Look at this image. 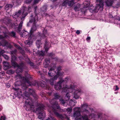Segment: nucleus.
Segmentation results:
<instances>
[{
	"label": "nucleus",
	"mask_w": 120,
	"mask_h": 120,
	"mask_svg": "<svg viewBox=\"0 0 120 120\" xmlns=\"http://www.w3.org/2000/svg\"><path fill=\"white\" fill-rule=\"evenodd\" d=\"M29 93H26V92H25L24 94L25 97L23 99V101H25L24 106L27 111L32 110L34 108V102L31 98L30 97L29 95H32L35 99H37L38 98V96L35 94L34 90L29 89Z\"/></svg>",
	"instance_id": "obj_1"
},
{
	"label": "nucleus",
	"mask_w": 120,
	"mask_h": 120,
	"mask_svg": "<svg viewBox=\"0 0 120 120\" xmlns=\"http://www.w3.org/2000/svg\"><path fill=\"white\" fill-rule=\"evenodd\" d=\"M54 98H53L50 102L51 103L52 105V108L53 109V110L55 114L57 117L63 119L64 118V117L61 115L59 114L56 111V109L60 110V108L59 106L58 102L56 101L54 102V100L60 99L61 98V97L59 94L57 93H55L54 94Z\"/></svg>",
	"instance_id": "obj_2"
},
{
	"label": "nucleus",
	"mask_w": 120,
	"mask_h": 120,
	"mask_svg": "<svg viewBox=\"0 0 120 120\" xmlns=\"http://www.w3.org/2000/svg\"><path fill=\"white\" fill-rule=\"evenodd\" d=\"M30 17L29 21L28 23L27 26H28L30 25V23H33L29 34L30 37L32 38L34 36L33 33L36 30V24L37 22L38 21V16L36 15L34 16L31 15Z\"/></svg>",
	"instance_id": "obj_3"
},
{
	"label": "nucleus",
	"mask_w": 120,
	"mask_h": 120,
	"mask_svg": "<svg viewBox=\"0 0 120 120\" xmlns=\"http://www.w3.org/2000/svg\"><path fill=\"white\" fill-rule=\"evenodd\" d=\"M31 9V8L28 7L26 8L24 6L21 9L19 10L18 12H15L12 16L15 19L17 18L22 13L21 19L22 20L24 19L28 14L27 12Z\"/></svg>",
	"instance_id": "obj_4"
},
{
	"label": "nucleus",
	"mask_w": 120,
	"mask_h": 120,
	"mask_svg": "<svg viewBox=\"0 0 120 120\" xmlns=\"http://www.w3.org/2000/svg\"><path fill=\"white\" fill-rule=\"evenodd\" d=\"M80 108L77 107L74 109L73 116L75 117L77 120H89L87 115L85 114L83 116L80 115Z\"/></svg>",
	"instance_id": "obj_5"
},
{
	"label": "nucleus",
	"mask_w": 120,
	"mask_h": 120,
	"mask_svg": "<svg viewBox=\"0 0 120 120\" xmlns=\"http://www.w3.org/2000/svg\"><path fill=\"white\" fill-rule=\"evenodd\" d=\"M36 105L38 107L36 110L39 113L38 117L39 119H43V118L45 117V112L43 111L45 106L44 105L37 102L36 103Z\"/></svg>",
	"instance_id": "obj_6"
},
{
	"label": "nucleus",
	"mask_w": 120,
	"mask_h": 120,
	"mask_svg": "<svg viewBox=\"0 0 120 120\" xmlns=\"http://www.w3.org/2000/svg\"><path fill=\"white\" fill-rule=\"evenodd\" d=\"M61 70V67L59 66L57 68V72L56 75L54 77L51 78L49 80V82L51 85H53L54 84L55 81L57 79L59 76H61L63 75V72L62 73L61 71H60Z\"/></svg>",
	"instance_id": "obj_7"
},
{
	"label": "nucleus",
	"mask_w": 120,
	"mask_h": 120,
	"mask_svg": "<svg viewBox=\"0 0 120 120\" xmlns=\"http://www.w3.org/2000/svg\"><path fill=\"white\" fill-rule=\"evenodd\" d=\"M11 64L13 66L15 67L18 68L16 70V72L17 73L21 72L22 71L23 67L24 65V64L23 62H22L19 65L15 61H11Z\"/></svg>",
	"instance_id": "obj_8"
},
{
	"label": "nucleus",
	"mask_w": 120,
	"mask_h": 120,
	"mask_svg": "<svg viewBox=\"0 0 120 120\" xmlns=\"http://www.w3.org/2000/svg\"><path fill=\"white\" fill-rule=\"evenodd\" d=\"M60 3V5L61 6H67V5L69 7H71L75 4L74 0H61Z\"/></svg>",
	"instance_id": "obj_9"
},
{
	"label": "nucleus",
	"mask_w": 120,
	"mask_h": 120,
	"mask_svg": "<svg viewBox=\"0 0 120 120\" xmlns=\"http://www.w3.org/2000/svg\"><path fill=\"white\" fill-rule=\"evenodd\" d=\"M69 80V78L68 77L65 78L64 80L61 79L55 85L54 87L55 89L59 90L61 89L62 88V83L64 82H67Z\"/></svg>",
	"instance_id": "obj_10"
},
{
	"label": "nucleus",
	"mask_w": 120,
	"mask_h": 120,
	"mask_svg": "<svg viewBox=\"0 0 120 120\" xmlns=\"http://www.w3.org/2000/svg\"><path fill=\"white\" fill-rule=\"evenodd\" d=\"M96 1L98 2L99 4L96 5L95 9L92 11H93L97 12L99 10L102 11L103 10L104 5L103 0H96Z\"/></svg>",
	"instance_id": "obj_11"
},
{
	"label": "nucleus",
	"mask_w": 120,
	"mask_h": 120,
	"mask_svg": "<svg viewBox=\"0 0 120 120\" xmlns=\"http://www.w3.org/2000/svg\"><path fill=\"white\" fill-rule=\"evenodd\" d=\"M74 86L72 85H71L70 87H68L67 85H66L64 87L63 89L62 92H67V90L70 89H73V88ZM70 97V95L67 92L65 96V98H67V100H69Z\"/></svg>",
	"instance_id": "obj_12"
},
{
	"label": "nucleus",
	"mask_w": 120,
	"mask_h": 120,
	"mask_svg": "<svg viewBox=\"0 0 120 120\" xmlns=\"http://www.w3.org/2000/svg\"><path fill=\"white\" fill-rule=\"evenodd\" d=\"M4 38H0V46H6L8 48H11L10 45L6 41L3 39Z\"/></svg>",
	"instance_id": "obj_13"
},
{
	"label": "nucleus",
	"mask_w": 120,
	"mask_h": 120,
	"mask_svg": "<svg viewBox=\"0 0 120 120\" xmlns=\"http://www.w3.org/2000/svg\"><path fill=\"white\" fill-rule=\"evenodd\" d=\"M19 77L20 79H22V82H23L25 84L26 83L28 84L30 86L31 85L30 82L28 80L27 78L24 77H22L21 75H19Z\"/></svg>",
	"instance_id": "obj_14"
},
{
	"label": "nucleus",
	"mask_w": 120,
	"mask_h": 120,
	"mask_svg": "<svg viewBox=\"0 0 120 120\" xmlns=\"http://www.w3.org/2000/svg\"><path fill=\"white\" fill-rule=\"evenodd\" d=\"M50 46V44L47 40H46L45 41L44 43V48L45 49V51L46 52L48 50V49Z\"/></svg>",
	"instance_id": "obj_15"
},
{
	"label": "nucleus",
	"mask_w": 120,
	"mask_h": 120,
	"mask_svg": "<svg viewBox=\"0 0 120 120\" xmlns=\"http://www.w3.org/2000/svg\"><path fill=\"white\" fill-rule=\"evenodd\" d=\"M82 92L81 90H75L74 93V97L76 99L78 98L79 95Z\"/></svg>",
	"instance_id": "obj_16"
},
{
	"label": "nucleus",
	"mask_w": 120,
	"mask_h": 120,
	"mask_svg": "<svg viewBox=\"0 0 120 120\" xmlns=\"http://www.w3.org/2000/svg\"><path fill=\"white\" fill-rule=\"evenodd\" d=\"M43 34H41L40 33L38 32L37 33V35L36 37H47V35H48L47 34V31L46 30H43Z\"/></svg>",
	"instance_id": "obj_17"
},
{
	"label": "nucleus",
	"mask_w": 120,
	"mask_h": 120,
	"mask_svg": "<svg viewBox=\"0 0 120 120\" xmlns=\"http://www.w3.org/2000/svg\"><path fill=\"white\" fill-rule=\"evenodd\" d=\"M13 89L16 91V92L14 93V94L16 96H19L21 95L22 92L20 90L19 88H16L13 87Z\"/></svg>",
	"instance_id": "obj_18"
},
{
	"label": "nucleus",
	"mask_w": 120,
	"mask_h": 120,
	"mask_svg": "<svg viewBox=\"0 0 120 120\" xmlns=\"http://www.w3.org/2000/svg\"><path fill=\"white\" fill-rule=\"evenodd\" d=\"M3 64L4 65L3 68L5 70H7L11 67L8 62L4 61L3 62Z\"/></svg>",
	"instance_id": "obj_19"
},
{
	"label": "nucleus",
	"mask_w": 120,
	"mask_h": 120,
	"mask_svg": "<svg viewBox=\"0 0 120 120\" xmlns=\"http://www.w3.org/2000/svg\"><path fill=\"white\" fill-rule=\"evenodd\" d=\"M45 62L44 63V67L47 68L48 67L49 64L50 63V59L49 58H46L45 59Z\"/></svg>",
	"instance_id": "obj_20"
},
{
	"label": "nucleus",
	"mask_w": 120,
	"mask_h": 120,
	"mask_svg": "<svg viewBox=\"0 0 120 120\" xmlns=\"http://www.w3.org/2000/svg\"><path fill=\"white\" fill-rule=\"evenodd\" d=\"M56 72L55 70L52 68H51L48 72V75L50 76H52L55 74Z\"/></svg>",
	"instance_id": "obj_21"
},
{
	"label": "nucleus",
	"mask_w": 120,
	"mask_h": 120,
	"mask_svg": "<svg viewBox=\"0 0 120 120\" xmlns=\"http://www.w3.org/2000/svg\"><path fill=\"white\" fill-rule=\"evenodd\" d=\"M113 2V0H106L105 1L106 5L108 7L112 6Z\"/></svg>",
	"instance_id": "obj_22"
},
{
	"label": "nucleus",
	"mask_w": 120,
	"mask_h": 120,
	"mask_svg": "<svg viewBox=\"0 0 120 120\" xmlns=\"http://www.w3.org/2000/svg\"><path fill=\"white\" fill-rule=\"evenodd\" d=\"M32 38H28V40L25 41V44L26 45H28L29 46H30L32 44Z\"/></svg>",
	"instance_id": "obj_23"
},
{
	"label": "nucleus",
	"mask_w": 120,
	"mask_h": 120,
	"mask_svg": "<svg viewBox=\"0 0 120 120\" xmlns=\"http://www.w3.org/2000/svg\"><path fill=\"white\" fill-rule=\"evenodd\" d=\"M41 0H26L25 3H29L32 1H33L34 4H37Z\"/></svg>",
	"instance_id": "obj_24"
},
{
	"label": "nucleus",
	"mask_w": 120,
	"mask_h": 120,
	"mask_svg": "<svg viewBox=\"0 0 120 120\" xmlns=\"http://www.w3.org/2000/svg\"><path fill=\"white\" fill-rule=\"evenodd\" d=\"M28 34H29V38H30L29 35V34L28 33V32L24 30L22 32V33H21L20 34V37H23V38H25L27 35Z\"/></svg>",
	"instance_id": "obj_25"
},
{
	"label": "nucleus",
	"mask_w": 120,
	"mask_h": 120,
	"mask_svg": "<svg viewBox=\"0 0 120 120\" xmlns=\"http://www.w3.org/2000/svg\"><path fill=\"white\" fill-rule=\"evenodd\" d=\"M12 6V5L11 4H7L5 7V9L6 10L7 12H8V10H9V11H10Z\"/></svg>",
	"instance_id": "obj_26"
},
{
	"label": "nucleus",
	"mask_w": 120,
	"mask_h": 120,
	"mask_svg": "<svg viewBox=\"0 0 120 120\" xmlns=\"http://www.w3.org/2000/svg\"><path fill=\"white\" fill-rule=\"evenodd\" d=\"M81 5L80 4H77L74 7V9L75 11H78L80 9Z\"/></svg>",
	"instance_id": "obj_27"
},
{
	"label": "nucleus",
	"mask_w": 120,
	"mask_h": 120,
	"mask_svg": "<svg viewBox=\"0 0 120 120\" xmlns=\"http://www.w3.org/2000/svg\"><path fill=\"white\" fill-rule=\"evenodd\" d=\"M60 101L61 102V103L64 106H66L67 105V104H66V102L64 101V100L62 99L61 98L59 99Z\"/></svg>",
	"instance_id": "obj_28"
},
{
	"label": "nucleus",
	"mask_w": 120,
	"mask_h": 120,
	"mask_svg": "<svg viewBox=\"0 0 120 120\" xmlns=\"http://www.w3.org/2000/svg\"><path fill=\"white\" fill-rule=\"evenodd\" d=\"M36 43L37 47L39 48L41 44L40 40H37L36 41Z\"/></svg>",
	"instance_id": "obj_29"
},
{
	"label": "nucleus",
	"mask_w": 120,
	"mask_h": 120,
	"mask_svg": "<svg viewBox=\"0 0 120 120\" xmlns=\"http://www.w3.org/2000/svg\"><path fill=\"white\" fill-rule=\"evenodd\" d=\"M22 23V22L21 21L19 25L18 29V30L19 32H20L21 30Z\"/></svg>",
	"instance_id": "obj_30"
},
{
	"label": "nucleus",
	"mask_w": 120,
	"mask_h": 120,
	"mask_svg": "<svg viewBox=\"0 0 120 120\" xmlns=\"http://www.w3.org/2000/svg\"><path fill=\"white\" fill-rule=\"evenodd\" d=\"M21 82L20 81H17L15 82V86L16 87L17 86H19L21 84Z\"/></svg>",
	"instance_id": "obj_31"
},
{
	"label": "nucleus",
	"mask_w": 120,
	"mask_h": 120,
	"mask_svg": "<svg viewBox=\"0 0 120 120\" xmlns=\"http://www.w3.org/2000/svg\"><path fill=\"white\" fill-rule=\"evenodd\" d=\"M17 52V50L16 49H15L14 50L11 51L10 52L11 53V55L14 56V55L16 54Z\"/></svg>",
	"instance_id": "obj_32"
},
{
	"label": "nucleus",
	"mask_w": 120,
	"mask_h": 120,
	"mask_svg": "<svg viewBox=\"0 0 120 120\" xmlns=\"http://www.w3.org/2000/svg\"><path fill=\"white\" fill-rule=\"evenodd\" d=\"M69 105L71 107H73L75 105V104H74V101L71 100L69 101Z\"/></svg>",
	"instance_id": "obj_33"
},
{
	"label": "nucleus",
	"mask_w": 120,
	"mask_h": 120,
	"mask_svg": "<svg viewBox=\"0 0 120 120\" xmlns=\"http://www.w3.org/2000/svg\"><path fill=\"white\" fill-rule=\"evenodd\" d=\"M38 54L39 55L43 56L45 55V52L41 50L39 52Z\"/></svg>",
	"instance_id": "obj_34"
},
{
	"label": "nucleus",
	"mask_w": 120,
	"mask_h": 120,
	"mask_svg": "<svg viewBox=\"0 0 120 120\" xmlns=\"http://www.w3.org/2000/svg\"><path fill=\"white\" fill-rule=\"evenodd\" d=\"M7 72L9 74H11L14 73V71L10 69L7 71Z\"/></svg>",
	"instance_id": "obj_35"
},
{
	"label": "nucleus",
	"mask_w": 120,
	"mask_h": 120,
	"mask_svg": "<svg viewBox=\"0 0 120 120\" xmlns=\"http://www.w3.org/2000/svg\"><path fill=\"white\" fill-rule=\"evenodd\" d=\"M84 4L85 5V7H87L90 5V3L87 2L85 1L84 3Z\"/></svg>",
	"instance_id": "obj_36"
},
{
	"label": "nucleus",
	"mask_w": 120,
	"mask_h": 120,
	"mask_svg": "<svg viewBox=\"0 0 120 120\" xmlns=\"http://www.w3.org/2000/svg\"><path fill=\"white\" fill-rule=\"evenodd\" d=\"M27 63L29 64L31 66L33 67H34V63L31 62L30 60L27 62Z\"/></svg>",
	"instance_id": "obj_37"
},
{
	"label": "nucleus",
	"mask_w": 120,
	"mask_h": 120,
	"mask_svg": "<svg viewBox=\"0 0 120 120\" xmlns=\"http://www.w3.org/2000/svg\"><path fill=\"white\" fill-rule=\"evenodd\" d=\"M12 57L11 59L12 60L11 61H16L17 60V58L16 57V56H12L11 55Z\"/></svg>",
	"instance_id": "obj_38"
},
{
	"label": "nucleus",
	"mask_w": 120,
	"mask_h": 120,
	"mask_svg": "<svg viewBox=\"0 0 120 120\" xmlns=\"http://www.w3.org/2000/svg\"><path fill=\"white\" fill-rule=\"evenodd\" d=\"M47 9V7L45 6H44L42 7L41 8V10L43 11H46Z\"/></svg>",
	"instance_id": "obj_39"
},
{
	"label": "nucleus",
	"mask_w": 120,
	"mask_h": 120,
	"mask_svg": "<svg viewBox=\"0 0 120 120\" xmlns=\"http://www.w3.org/2000/svg\"><path fill=\"white\" fill-rule=\"evenodd\" d=\"M34 12H35V14L34 15H32V16H34L35 15H37L36 14V10H37V6H34Z\"/></svg>",
	"instance_id": "obj_40"
},
{
	"label": "nucleus",
	"mask_w": 120,
	"mask_h": 120,
	"mask_svg": "<svg viewBox=\"0 0 120 120\" xmlns=\"http://www.w3.org/2000/svg\"><path fill=\"white\" fill-rule=\"evenodd\" d=\"M10 35L12 37H15V32L13 31H12L10 33Z\"/></svg>",
	"instance_id": "obj_41"
},
{
	"label": "nucleus",
	"mask_w": 120,
	"mask_h": 120,
	"mask_svg": "<svg viewBox=\"0 0 120 120\" xmlns=\"http://www.w3.org/2000/svg\"><path fill=\"white\" fill-rule=\"evenodd\" d=\"M2 55L5 59L7 60L8 59L9 57L7 55L5 54H3Z\"/></svg>",
	"instance_id": "obj_42"
},
{
	"label": "nucleus",
	"mask_w": 120,
	"mask_h": 120,
	"mask_svg": "<svg viewBox=\"0 0 120 120\" xmlns=\"http://www.w3.org/2000/svg\"><path fill=\"white\" fill-rule=\"evenodd\" d=\"M48 56H51L52 57V56H55V54L51 52L50 53L48 54Z\"/></svg>",
	"instance_id": "obj_43"
},
{
	"label": "nucleus",
	"mask_w": 120,
	"mask_h": 120,
	"mask_svg": "<svg viewBox=\"0 0 120 120\" xmlns=\"http://www.w3.org/2000/svg\"><path fill=\"white\" fill-rule=\"evenodd\" d=\"M66 110L69 113H70L72 111V109L71 108H68L66 109Z\"/></svg>",
	"instance_id": "obj_44"
},
{
	"label": "nucleus",
	"mask_w": 120,
	"mask_h": 120,
	"mask_svg": "<svg viewBox=\"0 0 120 120\" xmlns=\"http://www.w3.org/2000/svg\"><path fill=\"white\" fill-rule=\"evenodd\" d=\"M82 32V31L80 30H77L75 33L77 35L79 34Z\"/></svg>",
	"instance_id": "obj_45"
},
{
	"label": "nucleus",
	"mask_w": 120,
	"mask_h": 120,
	"mask_svg": "<svg viewBox=\"0 0 120 120\" xmlns=\"http://www.w3.org/2000/svg\"><path fill=\"white\" fill-rule=\"evenodd\" d=\"M88 105L86 104H85L83 105H82V107L86 108L87 107Z\"/></svg>",
	"instance_id": "obj_46"
},
{
	"label": "nucleus",
	"mask_w": 120,
	"mask_h": 120,
	"mask_svg": "<svg viewBox=\"0 0 120 120\" xmlns=\"http://www.w3.org/2000/svg\"><path fill=\"white\" fill-rule=\"evenodd\" d=\"M89 116L90 117H91V118H94L95 116V115L93 113L91 114H90L89 115Z\"/></svg>",
	"instance_id": "obj_47"
},
{
	"label": "nucleus",
	"mask_w": 120,
	"mask_h": 120,
	"mask_svg": "<svg viewBox=\"0 0 120 120\" xmlns=\"http://www.w3.org/2000/svg\"><path fill=\"white\" fill-rule=\"evenodd\" d=\"M5 117L4 116H2L1 117L0 120H5Z\"/></svg>",
	"instance_id": "obj_48"
},
{
	"label": "nucleus",
	"mask_w": 120,
	"mask_h": 120,
	"mask_svg": "<svg viewBox=\"0 0 120 120\" xmlns=\"http://www.w3.org/2000/svg\"><path fill=\"white\" fill-rule=\"evenodd\" d=\"M113 18L114 19H117L119 20H120V16L117 17L116 18V17H114Z\"/></svg>",
	"instance_id": "obj_49"
},
{
	"label": "nucleus",
	"mask_w": 120,
	"mask_h": 120,
	"mask_svg": "<svg viewBox=\"0 0 120 120\" xmlns=\"http://www.w3.org/2000/svg\"><path fill=\"white\" fill-rule=\"evenodd\" d=\"M51 68H53L56 67V65L54 63H52L51 65L50 66Z\"/></svg>",
	"instance_id": "obj_50"
},
{
	"label": "nucleus",
	"mask_w": 120,
	"mask_h": 120,
	"mask_svg": "<svg viewBox=\"0 0 120 120\" xmlns=\"http://www.w3.org/2000/svg\"><path fill=\"white\" fill-rule=\"evenodd\" d=\"M51 120H57L55 118L52 116H51Z\"/></svg>",
	"instance_id": "obj_51"
},
{
	"label": "nucleus",
	"mask_w": 120,
	"mask_h": 120,
	"mask_svg": "<svg viewBox=\"0 0 120 120\" xmlns=\"http://www.w3.org/2000/svg\"><path fill=\"white\" fill-rule=\"evenodd\" d=\"M16 48H17L18 49H19V50H21L22 49V48L19 45H18V46H17V47Z\"/></svg>",
	"instance_id": "obj_52"
},
{
	"label": "nucleus",
	"mask_w": 120,
	"mask_h": 120,
	"mask_svg": "<svg viewBox=\"0 0 120 120\" xmlns=\"http://www.w3.org/2000/svg\"><path fill=\"white\" fill-rule=\"evenodd\" d=\"M16 48H17L18 49H19V50H21L22 49V48L19 45H18V46H17V47Z\"/></svg>",
	"instance_id": "obj_53"
},
{
	"label": "nucleus",
	"mask_w": 120,
	"mask_h": 120,
	"mask_svg": "<svg viewBox=\"0 0 120 120\" xmlns=\"http://www.w3.org/2000/svg\"><path fill=\"white\" fill-rule=\"evenodd\" d=\"M6 86L8 87H10V85L9 83H7L6 84Z\"/></svg>",
	"instance_id": "obj_54"
},
{
	"label": "nucleus",
	"mask_w": 120,
	"mask_h": 120,
	"mask_svg": "<svg viewBox=\"0 0 120 120\" xmlns=\"http://www.w3.org/2000/svg\"><path fill=\"white\" fill-rule=\"evenodd\" d=\"M43 75V74H42V75H41V78L42 79H43V80H46V79L44 77V76Z\"/></svg>",
	"instance_id": "obj_55"
},
{
	"label": "nucleus",
	"mask_w": 120,
	"mask_h": 120,
	"mask_svg": "<svg viewBox=\"0 0 120 120\" xmlns=\"http://www.w3.org/2000/svg\"><path fill=\"white\" fill-rule=\"evenodd\" d=\"M52 58L53 60H54L55 61H57L58 60L57 58L56 57L54 58V57H52Z\"/></svg>",
	"instance_id": "obj_56"
},
{
	"label": "nucleus",
	"mask_w": 120,
	"mask_h": 120,
	"mask_svg": "<svg viewBox=\"0 0 120 120\" xmlns=\"http://www.w3.org/2000/svg\"><path fill=\"white\" fill-rule=\"evenodd\" d=\"M83 112H86V114L88 113L89 112V111L88 110H86V109H85V110H84Z\"/></svg>",
	"instance_id": "obj_57"
},
{
	"label": "nucleus",
	"mask_w": 120,
	"mask_h": 120,
	"mask_svg": "<svg viewBox=\"0 0 120 120\" xmlns=\"http://www.w3.org/2000/svg\"><path fill=\"white\" fill-rule=\"evenodd\" d=\"M4 74L3 72L0 73V76H3L4 75Z\"/></svg>",
	"instance_id": "obj_58"
},
{
	"label": "nucleus",
	"mask_w": 120,
	"mask_h": 120,
	"mask_svg": "<svg viewBox=\"0 0 120 120\" xmlns=\"http://www.w3.org/2000/svg\"><path fill=\"white\" fill-rule=\"evenodd\" d=\"M86 41L88 42H89L90 41V38H86Z\"/></svg>",
	"instance_id": "obj_59"
},
{
	"label": "nucleus",
	"mask_w": 120,
	"mask_h": 120,
	"mask_svg": "<svg viewBox=\"0 0 120 120\" xmlns=\"http://www.w3.org/2000/svg\"><path fill=\"white\" fill-rule=\"evenodd\" d=\"M4 52V51L3 50L0 52V54L1 55H3L2 53Z\"/></svg>",
	"instance_id": "obj_60"
},
{
	"label": "nucleus",
	"mask_w": 120,
	"mask_h": 120,
	"mask_svg": "<svg viewBox=\"0 0 120 120\" xmlns=\"http://www.w3.org/2000/svg\"><path fill=\"white\" fill-rule=\"evenodd\" d=\"M38 74H39L40 75H42L43 74L42 73H41V72L40 71H38Z\"/></svg>",
	"instance_id": "obj_61"
},
{
	"label": "nucleus",
	"mask_w": 120,
	"mask_h": 120,
	"mask_svg": "<svg viewBox=\"0 0 120 120\" xmlns=\"http://www.w3.org/2000/svg\"><path fill=\"white\" fill-rule=\"evenodd\" d=\"M116 88L115 89V90L116 91L117 90H118L119 89V88L118 87L117 85L116 86Z\"/></svg>",
	"instance_id": "obj_62"
},
{
	"label": "nucleus",
	"mask_w": 120,
	"mask_h": 120,
	"mask_svg": "<svg viewBox=\"0 0 120 120\" xmlns=\"http://www.w3.org/2000/svg\"><path fill=\"white\" fill-rule=\"evenodd\" d=\"M101 116L102 115L101 114H99L98 115V118H100Z\"/></svg>",
	"instance_id": "obj_63"
},
{
	"label": "nucleus",
	"mask_w": 120,
	"mask_h": 120,
	"mask_svg": "<svg viewBox=\"0 0 120 120\" xmlns=\"http://www.w3.org/2000/svg\"><path fill=\"white\" fill-rule=\"evenodd\" d=\"M19 58L20 60H22V57L21 56H19Z\"/></svg>",
	"instance_id": "obj_64"
}]
</instances>
